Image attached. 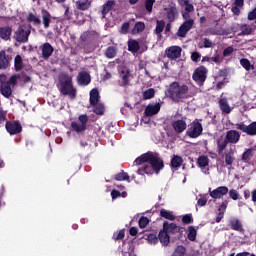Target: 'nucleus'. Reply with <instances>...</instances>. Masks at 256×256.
I'll list each match as a JSON object with an SVG mask.
<instances>
[{
    "instance_id": "09e8293b",
    "label": "nucleus",
    "mask_w": 256,
    "mask_h": 256,
    "mask_svg": "<svg viewBox=\"0 0 256 256\" xmlns=\"http://www.w3.org/2000/svg\"><path fill=\"white\" fill-rule=\"evenodd\" d=\"M113 6H115V1L114 0H109L107 1L104 6H103V10H102V14L105 16L106 14H108L110 12V10L113 8Z\"/></svg>"
},
{
    "instance_id": "7c9ffc66",
    "label": "nucleus",
    "mask_w": 256,
    "mask_h": 256,
    "mask_svg": "<svg viewBox=\"0 0 256 256\" xmlns=\"http://www.w3.org/2000/svg\"><path fill=\"white\" fill-rule=\"evenodd\" d=\"M91 7L90 0H78L76 1V9L81 11H87Z\"/></svg>"
},
{
    "instance_id": "de8ad7c7",
    "label": "nucleus",
    "mask_w": 256,
    "mask_h": 256,
    "mask_svg": "<svg viewBox=\"0 0 256 256\" xmlns=\"http://www.w3.org/2000/svg\"><path fill=\"white\" fill-rule=\"evenodd\" d=\"M229 143L226 141V138H224L223 141L217 140L216 145H217V152L218 155H221L225 148L227 147Z\"/></svg>"
},
{
    "instance_id": "72a5a7b5",
    "label": "nucleus",
    "mask_w": 256,
    "mask_h": 256,
    "mask_svg": "<svg viewBox=\"0 0 256 256\" xmlns=\"http://www.w3.org/2000/svg\"><path fill=\"white\" fill-rule=\"evenodd\" d=\"M239 29L241 31L240 35L242 36H249L254 31V28L249 24H242Z\"/></svg>"
},
{
    "instance_id": "2f4dec72",
    "label": "nucleus",
    "mask_w": 256,
    "mask_h": 256,
    "mask_svg": "<svg viewBox=\"0 0 256 256\" xmlns=\"http://www.w3.org/2000/svg\"><path fill=\"white\" fill-rule=\"evenodd\" d=\"M140 50V44L136 39L128 40V51L132 53H137Z\"/></svg>"
},
{
    "instance_id": "b1692460",
    "label": "nucleus",
    "mask_w": 256,
    "mask_h": 256,
    "mask_svg": "<svg viewBox=\"0 0 256 256\" xmlns=\"http://www.w3.org/2000/svg\"><path fill=\"white\" fill-rule=\"evenodd\" d=\"M12 37V27L3 26L0 27V39L4 41H10Z\"/></svg>"
},
{
    "instance_id": "7ed1b4c3",
    "label": "nucleus",
    "mask_w": 256,
    "mask_h": 256,
    "mask_svg": "<svg viewBox=\"0 0 256 256\" xmlns=\"http://www.w3.org/2000/svg\"><path fill=\"white\" fill-rule=\"evenodd\" d=\"M58 92L62 96H68L70 99H76V88L72 82V77L68 74H62L58 77Z\"/></svg>"
},
{
    "instance_id": "864d4df0",
    "label": "nucleus",
    "mask_w": 256,
    "mask_h": 256,
    "mask_svg": "<svg viewBox=\"0 0 256 256\" xmlns=\"http://www.w3.org/2000/svg\"><path fill=\"white\" fill-rule=\"evenodd\" d=\"M114 179L117 181H128L130 182L129 174L125 173L124 171H121L120 173L116 174L114 176Z\"/></svg>"
},
{
    "instance_id": "ea45409f",
    "label": "nucleus",
    "mask_w": 256,
    "mask_h": 256,
    "mask_svg": "<svg viewBox=\"0 0 256 256\" xmlns=\"http://www.w3.org/2000/svg\"><path fill=\"white\" fill-rule=\"evenodd\" d=\"M178 15V9L176 7H171L168 9L167 18L169 22H174L176 20V16Z\"/></svg>"
},
{
    "instance_id": "6e6552de",
    "label": "nucleus",
    "mask_w": 256,
    "mask_h": 256,
    "mask_svg": "<svg viewBox=\"0 0 256 256\" xmlns=\"http://www.w3.org/2000/svg\"><path fill=\"white\" fill-rule=\"evenodd\" d=\"M194 25V20L184 21L178 28L176 32V36L179 38H186L189 31L192 29Z\"/></svg>"
},
{
    "instance_id": "c85d7f7f",
    "label": "nucleus",
    "mask_w": 256,
    "mask_h": 256,
    "mask_svg": "<svg viewBox=\"0 0 256 256\" xmlns=\"http://www.w3.org/2000/svg\"><path fill=\"white\" fill-rule=\"evenodd\" d=\"M255 151H256V146L251 147L249 149H245V151L243 152V154L241 156V160L244 163H249L251 161V158L253 157Z\"/></svg>"
},
{
    "instance_id": "a211bd4d",
    "label": "nucleus",
    "mask_w": 256,
    "mask_h": 256,
    "mask_svg": "<svg viewBox=\"0 0 256 256\" xmlns=\"http://www.w3.org/2000/svg\"><path fill=\"white\" fill-rule=\"evenodd\" d=\"M10 61H12V56L6 54L4 50L0 51V70L8 69Z\"/></svg>"
},
{
    "instance_id": "e2e57ef3",
    "label": "nucleus",
    "mask_w": 256,
    "mask_h": 256,
    "mask_svg": "<svg viewBox=\"0 0 256 256\" xmlns=\"http://www.w3.org/2000/svg\"><path fill=\"white\" fill-rule=\"evenodd\" d=\"M200 58H201V54L199 52H193L191 54V61H193L194 63H198Z\"/></svg>"
},
{
    "instance_id": "393cba45",
    "label": "nucleus",
    "mask_w": 256,
    "mask_h": 256,
    "mask_svg": "<svg viewBox=\"0 0 256 256\" xmlns=\"http://www.w3.org/2000/svg\"><path fill=\"white\" fill-rule=\"evenodd\" d=\"M224 159H225V164L227 167H231L235 161V151L233 149H230L229 151H226L224 153Z\"/></svg>"
},
{
    "instance_id": "603ef678",
    "label": "nucleus",
    "mask_w": 256,
    "mask_h": 256,
    "mask_svg": "<svg viewBox=\"0 0 256 256\" xmlns=\"http://www.w3.org/2000/svg\"><path fill=\"white\" fill-rule=\"evenodd\" d=\"M14 69H16V71L23 69V60L20 55H16V58H14Z\"/></svg>"
},
{
    "instance_id": "dca6fc26",
    "label": "nucleus",
    "mask_w": 256,
    "mask_h": 256,
    "mask_svg": "<svg viewBox=\"0 0 256 256\" xmlns=\"http://www.w3.org/2000/svg\"><path fill=\"white\" fill-rule=\"evenodd\" d=\"M160 109H161V104L159 102L158 103H149L144 110V115L147 117H152V116L158 114Z\"/></svg>"
},
{
    "instance_id": "680f3d73",
    "label": "nucleus",
    "mask_w": 256,
    "mask_h": 256,
    "mask_svg": "<svg viewBox=\"0 0 256 256\" xmlns=\"http://www.w3.org/2000/svg\"><path fill=\"white\" fill-rule=\"evenodd\" d=\"M125 235H126L125 229H120L116 237L114 238V240H122L125 238Z\"/></svg>"
},
{
    "instance_id": "aec40b11",
    "label": "nucleus",
    "mask_w": 256,
    "mask_h": 256,
    "mask_svg": "<svg viewBox=\"0 0 256 256\" xmlns=\"http://www.w3.org/2000/svg\"><path fill=\"white\" fill-rule=\"evenodd\" d=\"M77 81L78 85L85 87L91 82V76H89V73L82 71L78 73Z\"/></svg>"
},
{
    "instance_id": "0e129e2a",
    "label": "nucleus",
    "mask_w": 256,
    "mask_h": 256,
    "mask_svg": "<svg viewBox=\"0 0 256 256\" xmlns=\"http://www.w3.org/2000/svg\"><path fill=\"white\" fill-rule=\"evenodd\" d=\"M235 51V49L231 46V47H227L224 49L223 51V56L224 57H228L230 56L233 52Z\"/></svg>"
},
{
    "instance_id": "412c9836",
    "label": "nucleus",
    "mask_w": 256,
    "mask_h": 256,
    "mask_svg": "<svg viewBox=\"0 0 256 256\" xmlns=\"http://www.w3.org/2000/svg\"><path fill=\"white\" fill-rule=\"evenodd\" d=\"M42 57L44 60H48L51 58L52 53L54 52V48H52L49 42H45V44L41 45Z\"/></svg>"
},
{
    "instance_id": "f704fd0d",
    "label": "nucleus",
    "mask_w": 256,
    "mask_h": 256,
    "mask_svg": "<svg viewBox=\"0 0 256 256\" xmlns=\"http://www.w3.org/2000/svg\"><path fill=\"white\" fill-rule=\"evenodd\" d=\"M41 14L43 16V25L45 26V29H48L49 25H51V13L47 10H42Z\"/></svg>"
},
{
    "instance_id": "e433bc0d",
    "label": "nucleus",
    "mask_w": 256,
    "mask_h": 256,
    "mask_svg": "<svg viewBox=\"0 0 256 256\" xmlns=\"http://www.w3.org/2000/svg\"><path fill=\"white\" fill-rule=\"evenodd\" d=\"M180 7H185L184 10L188 12H194V6L189 0H177Z\"/></svg>"
},
{
    "instance_id": "cd10ccee",
    "label": "nucleus",
    "mask_w": 256,
    "mask_h": 256,
    "mask_svg": "<svg viewBox=\"0 0 256 256\" xmlns=\"http://www.w3.org/2000/svg\"><path fill=\"white\" fill-rule=\"evenodd\" d=\"M230 227L232 230L244 233L245 228L243 227V223L239 219H231L230 220Z\"/></svg>"
},
{
    "instance_id": "9d476101",
    "label": "nucleus",
    "mask_w": 256,
    "mask_h": 256,
    "mask_svg": "<svg viewBox=\"0 0 256 256\" xmlns=\"http://www.w3.org/2000/svg\"><path fill=\"white\" fill-rule=\"evenodd\" d=\"M119 77L121 81L119 82V85L122 87H127L130 84L131 80V71L127 67H122L119 73Z\"/></svg>"
},
{
    "instance_id": "c03bdc74",
    "label": "nucleus",
    "mask_w": 256,
    "mask_h": 256,
    "mask_svg": "<svg viewBox=\"0 0 256 256\" xmlns=\"http://www.w3.org/2000/svg\"><path fill=\"white\" fill-rule=\"evenodd\" d=\"M155 95H156L155 89L149 88V89L145 90V91L142 93V98H143L144 100H151V99H153V98L155 97Z\"/></svg>"
},
{
    "instance_id": "58836bf2",
    "label": "nucleus",
    "mask_w": 256,
    "mask_h": 256,
    "mask_svg": "<svg viewBox=\"0 0 256 256\" xmlns=\"http://www.w3.org/2000/svg\"><path fill=\"white\" fill-rule=\"evenodd\" d=\"M196 237H197V229L195 228V226L193 225L188 226L187 239L191 242H194L196 240Z\"/></svg>"
},
{
    "instance_id": "bf43d9fd",
    "label": "nucleus",
    "mask_w": 256,
    "mask_h": 256,
    "mask_svg": "<svg viewBox=\"0 0 256 256\" xmlns=\"http://www.w3.org/2000/svg\"><path fill=\"white\" fill-rule=\"evenodd\" d=\"M182 223L184 225H189L193 223V217L192 214H186L182 217Z\"/></svg>"
},
{
    "instance_id": "f3484780",
    "label": "nucleus",
    "mask_w": 256,
    "mask_h": 256,
    "mask_svg": "<svg viewBox=\"0 0 256 256\" xmlns=\"http://www.w3.org/2000/svg\"><path fill=\"white\" fill-rule=\"evenodd\" d=\"M136 165L140 166L137 171L139 175H153L155 173L153 166L149 162H144L142 164Z\"/></svg>"
},
{
    "instance_id": "423d86ee",
    "label": "nucleus",
    "mask_w": 256,
    "mask_h": 256,
    "mask_svg": "<svg viewBox=\"0 0 256 256\" xmlns=\"http://www.w3.org/2000/svg\"><path fill=\"white\" fill-rule=\"evenodd\" d=\"M235 129L248 136H256V121L246 125L244 122L236 123Z\"/></svg>"
},
{
    "instance_id": "1a4fd4ad",
    "label": "nucleus",
    "mask_w": 256,
    "mask_h": 256,
    "mask_svg": "<svg viewBox=\"0 0 256 256\" xmlns=\"http://www.w3.org/2000/svg\"><path fill=\"white\" fill-rule=\"evenodd\" d=\"M78 121H80V123L76 121L72 122L71 127H72V130H74V132L81 133L85 131V128L87 126V121H89V117H87V115H80L78 117Z\"/></svg>"
},
{
    "instance_id": "f03ea898",
    "label": "nucleus",
    "mask_w": 256,
    "mask_h": 256,
    "mask_svg": "<svg viewBox=\"0 0 256 256\" xmlns=\"http://www.w3.org/2000/svg\"><path fill=\"white\" fill-rule=\"evenodd\" d=\"M167 96L174 103H180L182 100L189 98V86L181 85L179 82H172L167 90Z\"/></svg>"
},
{
    "instance_id": "774afa93",
    "label": "nucleus",
    "mask_w": 256,
    "mask_h": 256,
    "mask_svg": "<svg viewBox=\"0 0 256 256\" xmlns=\"http://www.w3.org/2000/svg\"><path fill=\"white\" fill-rule=\"evenodd\" d=\"M256 19V7L251 11L249 12L248 14V20H255Z\"/></svg>"
},
{
    "instance_id": "ddd939ff",
    "label": "nucleus",
    "mask_w": 256,
    "mask_h": 256,
    "mask_svg": "<svg viewBox=\"0 0 256 256\" xmlns=\"http://www.w3.org/2000/svg\"><path fill=\"white\" fill-rule=\"evenodd\" d=\"M182 51L181 47L172 46L165 50V54L171 61H175L177 58L181 57Z\"/></svg>"
},
{
    "instance_id": "0eeeda50",
    "label": "nucleus",
    "mask_w": 256,
    "mask_h": 256,
    "mask_svg": "<svg viewBox=\"0 0 256 256\" xmlns=\"http://www.w3.org/2000/svg\"><path fill=\"white\" fill-rule=\"evenodd\" d=\"M31 34V31L24 30L23 26H19L14 32V40L17 41V43L25 44L29 41V35Z\"/></svg>"
},
{
    "instance_id": "a19ab883",
    "label": "nucleus",
    "mask_w": 256,
    "mask_h": 256,
    "mask_svg": "<svg viewBox=\"0 0 256 256\" xmlns=\"http://www.w3.org/2000/svg\"><path fill=\"white\" fill-rule=\"evenodd\" d=\"M197 164L199 165L200 168H206L210 164V159L208 156L205 155L199 156Z\"/></svg>"
},
{
    "instance_id": "69168bd1",
    "label": "nucleus",
    "mask_w": 256,
    "mask_h": 256,
    "mask_svg": "<svg viewBox=\"0 0 256 256\" xmlns=\"http://www.w3.org/2000/svg\"><path fill=\"white\" fill-rule=\"evenodd\" d=\"M227 206H228V201H227V200H224V202L219 206L218 212H223V213H225V211H226V209H227Z\"/></svg>"
},
{
    "instance_id": "37998d69",
    "label": "nucleus",
    "mask_w": 256,
    "mask_h": 256,
    "mask_svg": "<svg viewBox=\"0 0 256 256\" xmlns=\"http://www.w3.org/2000/svg\"><path fill=\"white\" fill-rule=\"evenodd\" d=\"M106 112V106L99 100V92L97 93V115L102 116Z\"/></svg>"
},
{
    "instance_id": "49530a36",
    "label": "nucleus",
    "mask_w": 256,
    "mask_h": 256,
    "mask_svg": "<svg viewBox=\"0 0 256 256\" xmlns=\"http://www.w3.org/2000/svg\"><path fill=\"white\" fill-rule=\"evenodd\" d=\"M131 22H135V19L132 18L130 19L128 22H125L122 24L121 28H120V31L119 33L122 34V35H127L129 34V29H130V23Z\"/></svg>"
},
{
    "instance_id": "4c0bfd02",
    "label": "nucleus",
    "mask_w": 256,
    "mask_h": 256,
    "mask_svg": "<svg viewBox=\"0 0 256 256\" xmlns=\"http://www.w3.org/2000/svg\"><path fill=\"white\" fill-rule=\"evenodd\" d=\"M117 54H118V48L115 46H110L105 51V56L109 59L115 58Z\"/></svg>"
},
{
    "instance_id": "a18cd8bd",
    "label": "nucleus",
    "mask_w": 256,
    "mask_h": 256,
    "mask_svg": "<svg viewBox=\"0 0 256 256\" xmlns=\"http://www.w3.org/2000/svg\"><path fill=\"white\" fill-rule=\"evenodd\" d=\"M17 80H19V74H14L10 77L8 81H5L4 83H0V86H14L17 85Z\"/></svg>"
},
{
    "instance_id": "8fccbe9b",
    "label": "nucleus",
    "mask_w": 256,
    "mask_h": 256,
    "mask_svg": "<svg viewBox=\"0 0 256 256\" xmlns=\"http://www.w3.org/2000/svg\"><path fill=\"white\" fill-rule=\"evenodd\" d=\"M27 22L33 23L35 26L41 25V19H39V17L35 16L33 13H29L27 16Z\"/></svg>"
},
{
    "instance_id": "4468645a",
    "label": "nucleus",
    "mask_w": 256,
    "mask_h": 256,
    "mask_svg": "<svg viewBox=\"0 0 256 256\" xmlns=\"http://www.w3.org/2000/svg\"><path fill=\"white\" fill-rule=\"evenodd\" d=\"M171 126L176 134H182L187 130V122L184 119L172 121Z\"/></svg>"
},
{
    "instance_id": "052dcab7",
    "label": "nucleus",
    "mask_w": 256,
    "mask_h": 256,
    "mask_svg": "<svg viewBox=\"0 0 256 256\" xmlns=\"http://www.w3.org/2000/svg\"><path fill=\"white\" fill-rule=\"evenodd\" d=\"M147 241L151 244H157V242H159V236L156 234H149L147 235Z\"/></svg>"
},
{
    "instance_id": "5fc2aeb1",
    "label": "nucleus",
    "mask_w": 256,
    "mask_h": 256,
    "mask_svg": "<svg viewBox=\"0 0 256 256\" xmlns=\"http://www.w3.org/2000/svg\"><path fill=\"white\" fill-rule=\"evenodd\" d=\"M160 216L169 221H175L176 217L169 211L162 209Z\"/></svg>"
},
{
    "instance_id": "a878e982",
    "label": "nucleus",
    "mask_w": 256,
    "mask_h": 256,
    "mask_svg": "<svg viewBox=\"0 0 256 256\" xmlns=\"http://www.w3.org/2000/svg\"><path fill=\"white\" fill-rule=\"evenodd\" d=\"M158 240L163 245V247H168L170 243V235L164 229H161L158 234Z\"/></svg>"
},
{
    "instance_id": "338daca9",
    "label": "nucleus",
    "mask_w": 256,
    "mask_h": 256,
    "mask_svg": "<svg viewBox=\"0 0 256 256\" xmlns=\"http://www.w3.org/2000/svg\"><path fill=\"white\" fill-rule=\"evenodd\" d=\"M111 196H112V200H115L121 197V193L119 190L114 189L111 192Z\"/></svg>"
},
{
    "instance_id": "f8f14e48",
    "label": "nucleus",
    "mask_w": 256,
    "mask_h": 256,
    "mask_svg": "<svg viewBox=\"0 0 256 256\" xmlns=\"http://www.w3.org/2000/svg\"><path fill=\"white\" fill-rule=\"evenodd\" d=\"M21 123L19 121H6V131L8 134L14 136L21 133Z\"/></svg>"
},
{
    "instance_id": "f257e3e1",
    "label": "nucleus",
    "mask_w": 256,
    "mask_h": 256,
    "mask_svg": "<svg viewBox=\"0 0 256 256\" xmlns=\"http://www.w3.org/2000/svg\"><path fill=\"white\" fill-rule=\"evenodd\" d=\"M143 163L150 164L156 175H158L160 171L164 169V161L157 152L148 151L136 158L134 161L135 165H142Z\"/></svg>"
},
{
    "instance_id": "39448f33",
    "label": "nucleus",
    "mask_w": 256,
    "mask_h": 256,
    "mask_svg": "<svg viewBox=\"0 0 256 256\" xmlns=\"http://www.w3.org/2000/svg\"><path fill=\"white\" fill-rule=\"evenodd\" d=\"M202 132H203L202 124L198 120H195L189 125V128L186 131V136H188L191 139H196L202 135Z\"/></svg>"
},
{
    "instance_id": "79ce46f5",
    "label": "nucleus",
    "mask_w": 256,
    "mask_h": 256,
    "mask_svg": "<svg viewBox=\"0 0 256 256\" xmlns=\"http://www.w3.org/2000/svg\"><path fill=\"white\" fill-rule=\"evenodd\" d=\"M164 28H165V21L157 20L154 34L161 37V33L164 31Z\"/></svg>"
},
{
    "instance_id": "6ab92c4d",
    "label": "nucleus",
    "mask_w": 256,
    "mask_h": 256,
    "mask_svg": "<svg viewBox=\"0 0 256 256\" xmlns=\"http://www.w3.org/2000/svg\"><path fill=\"white\" fill-rule=\"evenodd\" d=\"M163 229L170 236V234L174 235L176 233H180V227L176 223H169L165 221L163 224Z\"/></svg>"
},
{
    "instance_id": "5701e85b",
    "label": "nucleus",
    "mask_w": 256,
    "mask_h": 256,
    "mask_svg": "<svg viewBox=\"0 0 256 256\" xmlns=\"http://www.w3.org/2000/svg\"><path fill=\"white\" fill-rule=\"evenodd\" d=\"M183 163L184 159L182 156L174 155L172 156L170 167L172 171H177L183 165Z\"/></svg>"
},
{
    "instance_id": "20e7f679",
    "label": "nucleus",
    "mask_w": 256,
    "mask_h": 256,
    "mask_svg": "<svg viewBox=\"0 0 256 256\" xmlns=\"http://www.w3.org/2000/svg\"><path fill=\"white\" fill-rule=\"evenodd\" d=\"M209 70L204 65L198 66L192 74L193 81L199 85L203 86L208 78Z\"/></svg>"
},
{
    "instance_id": "473e14b6",
    "label": "nucleus",
    "mask_w": 256,
    "mask_h": 256,
    "mask_svg": "<svg viewBox=\"0 0 256 256\" xmlns=\"http://www.w3.org/2000/svg\"><path fill=\"white\" fill-rule=\"evenodd\" d=\"M0 94L6 99H10V97H12V88L7 84L0 85Z\"/></svg>"
},
{
    "instance_id": "c756f323",
    "label": "nucleus",
    "mask_w": 256,
    "mask_h": 256,
    "mask_svg": "<svg viewBox=\"0 0 256 256\" xmlns=\"http://www.w3.org/2000/svg\"><path fill=\"white\" fill-rule=\"evenodd\" d=\"M171 256H189L187 253V247L184 245H177L172 251Z\"/></svg>"
},
{
    "instance_id": "13d9d810",
    "label": "nucleus",
    "mask_w": 256,
    "mask_h": 256,
    "mask_svg": "<svg viewBox=\"0 0 256 256\" xmlns=\"http://www.w3.org/2000/svg\"><path fill=\"white\" fill-rule=\"evenodd\" d=\"M228 193L229 197L234 201H237L240 198V193L236 189H231Z\"/></svg>"
},
{
    "instance_id": "3c124183",
    "label": "nucleus",
    "mask_w": 256,
    "mask_h": 256,
    "mask_svg": "<svg viewBox=\"0 0 256 256\" xmlns=\"http://www.w3.org/2000/svg\"><path fill=\"white\" fill-rule=\"evenodd\" d=\"M240 65L246 70V71H251L254 69V66L251 65V61L247 58H243L240 60Z\"/></svg>"
},
{
    "instance_id": "4be33fe9",
    "label": "nucleus",
    "mask_w": 256,
    "mask_h": 256,
    "mask_svg": "<svg viewBox=\"0 0 256 256\" xmlns=\"http://www.w3.org/2000/svg\"><path fill=\"white\" fill-rule=\"evenodd\" d=\"M89 106L93 107V113L97 114V88L89 91Z\"/></svg>"
},
{
    "instance_id": "2eb2a0df",
    "label": "nucleus",
    "mask_w": 256,
    "mask_h": 256,
    "mask_svg": "<svg viewBox=\"0 0 256 256\" xmlns=\"http://www.w3.org/2000/svg\"><path fill=\"white\" fill-rule=\"evenodd\" d=\"M225 139L228 144H237L241 139V133L237 130H229L226 132Z\"/></svg>"
},
{
    "instance_id": "bb28decb",
    "label": "nucleus",
    "mask_w": 256,
    "mask_h": 256,
    "mask_svg": "<svg viewBox=\"0 0 256 256\" xmlns=\"http://www.w3.org/2000/svg\"><path fill=\"white\" fill-rule=\"evenodd\" d=\"M219 108L224 114H230L232 112V108L229 106V102L227 98H221L218 101Z\"/></svg>"
},
{
    "instance_id": "9b49d317",
    "label": "nucleus",
    "mask_w": 256,
    "mask_h": 256,
    "mask_svg": "<svg viewBox=\"0 0 256 256\" xmlns=\"http://www.w3.org/2000/svg\"><path fill=\"white\" fill-rule=\"evenodd\" d=\"M229 192V188L227 186H219L214 190L209 188V196L212 199H221L223 196L227 195Z\"/></svg>"
},
{
    "instance_id": "6e6d98bb",
    "label": "nucleus",
    "mask_w": 256,
    "mask_h": 256,
    "mask_svg": "<svg viewBox=\"0 0 256 256\" xmlns=\"http://www.w3.org/2000/svg\"><path fill=\"white\" fill-rule=\"evenodd\" d=\"M156 0H145L144 7L148 13H152Z\"/></svg>"
},
{
    "instance_id": "4d7b16f0",
    "label": "nucleus",
    "mask_w": 256,
    "mask_h": 256,
    "mask_svg": "<svg viewBox=\"0 0 256 256\" xmlns=\"http://www.w3.org/2000/svg\"><path fill=\"white\" fill-rule=\"evenodd\" d=\"M150 223V219L146 216H142L140 219H139V227L141 229H145Z\"/></svg>"
},
{
    "instance_id": "c9c22d12",
    "label": "nucleus",
    "mask_w": 256,
    "mask_h": 256,
    "mask_svg": "<svg viewBox=\"0 0 256 256\" xmlns=\"http://www.w3.org/2000/svg\"><path fill=\"white\" fill-rule=\"evenodd\" d=\"M146 29V25L144 22H136L134 28L132 29V34L136 35V34H140L143 33Z\"/></svg>"
}]
</instances>
